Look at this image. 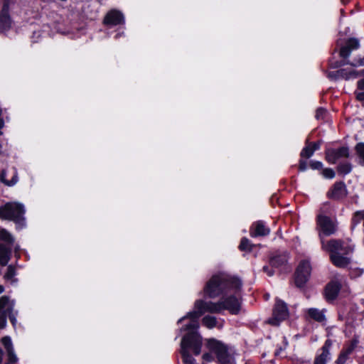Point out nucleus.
I'll return each instance as SVG.
<instances>
[{"label": "nucleus", "mask_w": 364, "mask_h": 364, "mask_svg": "<svg viewBox=\"0 0 364 364\" xmlns=\"http://www.w3.org/2000/svg\"><path fill=\"white\" fill-rule=\"evenodd\" d=\"M224 320H218L216 317L213 316H205L202 319V324L208 328H222L223 327Z\"/></svg>", "instance_id": "obj_21"}, {"label": "nucleus", "mask_w": 364, "mask_h": 364, "mask_svg": "<svg viewBox=\"0 0 364 364\" xmlns=\"http://www.w3.org/2000/svg\"><path fill=\"white\" fill-rule=\"evenodd\" d=\"M341 289V284L336 281L330 282L326 287L325 294L328 300H333L337 296Z\"/></svg>", "instance_id": "obj_20"}, {"label": "nucleus", "mask_w": 364, "mask_h": 364, "mask_svg": "<svg viewBox=\"0 0 364 364\" xmlns=\"http://www.w3.org/2000/svg\"><path fill=\"white\" fill-rule=\"evenodd\" d=\"M0 240L4 241L8 245H11L14 240L12 235L6 229L0 228Z\"/></svg>", "instance_id": "obj_29"}, {"label": "nucleus", "mask_w": 364, "mask_h": 364, "mask_svg": "<svg viewBox=\"0 0 364 364\" xmlns=\"http://www.w3.org/2000/svg\"><path fill=\"white\" fill-rule=\"evenodd\" d=\"M353 66H363L364 65V57L355 59V62L351 64Z\"/></svg>", "instance_id": "obj_41"}, {"label": "nucleus", "mask_w": 364, "mask_h": 364, "mask_svg": "<svg viewBox=\"0 0 364 364\" xmlns=\"http://www.w3.org/2000/svg\"><path fill=\"white\" fill-rule=\"evenodd\" d=\"M11 255V249L6 247L3 245H0V264L1 265H6Z\"/></svg>", "instance_id": "obj_26"}, {"label": "nucleus", "mask_w": 364, "mask_h": 364, "mask_svg": "<svg viewBox=\"0 0 364 364\" xmlns=\"http://www.w3.org/2000/svg\"><path fill=\"white\" fill-rule=\"evenodd\" d=\"M1 114H2V110H1V109L0 108V116L1 115Z\"/></svg>", "instance_id": "obj_53"}, {"label": "nucleus", "mask_w": 364, "mask_h": 364, "mask_svg": "<svg viewBox=\"0 0 364 364\" xmlns=\"http://www.w3.org/2000/svg\"><path fill=\"white\" fill-rule=\"evenodd\" d=\"M14 301L10 300L7 296H3L0 298V313L8 314L13 325H15L16 319L15 314H13Z\"/></svg>", "instance_id": "obj_12"}, {"label": "nucleus", "mask_w": 364, "mask_h": 364, "mask_svg": "<svg viewBox=\"0 0 364 364\" xmlns=\"http://www.w3.org/2000/svg\"><path fill=\"white\" fill-rule=\"evenodd\" d=\"M16 269L12 266H9L7 271L4 274V279L9 282L11 284H15L17 282V279L15 278Z\"/></svg>", "instance_id": "obj_28"}, {"label": "nucleus", "mask_w": 364, "mask_h": 364, "mask_svg": "<svg viewBox=\"0 0 364 364\" xmlns=\"http://www.w3.org/2000/svg\"><path fill=\"white\" fill-rule=\"evenodd\" d=\"M239 248L242 251L250 252L252 249V245L250 241L247 238L243 237L241 240Z\"/></svg>", "instance_id": "obj_31"}, {"label": "nucleus", "mask_w": 364, "mask_h": 364, "mask_svg": "<svg viewBox=\"0 0 364 364\" xmlns=\"http://www.w3.org/2000/svg\"><path fill=\"white\" fill-rule=\"evenodd\" d=\"M311 146L313 148L314 151H316L320 148V144L319 143H314L313 144H310Z\"/></svg>", "instance_id": "obj_46"}, {"label": "nucleus", "mask_w": 364, "mask_h": 364, "mask_svg": "<svg viewBox=\"0 0 364 364\" xmlns=\"http://www.w3.org/2000/svg\"><path fill=\"white\" fill-rule=\"evenodd\" d=\"M25 212L23 204L9 202L0 207V218L3 220H12L18 225H23Z\"/></svg>", "instance_id": "obj_6"}, {"label": "nucleus", "mask_w": 364, "mask_h": 364, "mask_svg": "<svg viewBox=\"0 0 364 364\" xmlns=\"http://www.w3.org/2000/svg\"><path fill=\"white\" fill-rule=\"evenodd\" d=\"M322 247L325 250L330 252L331 255L338 254V252H343V255H349L353 250L351 246L347 245L341 240H331L326 242L322 241Z\"/></svg>", "instance_id": "obj_9"}, {"label": "nucleus", "mask_w": 364, "mask_h": 364, "mask_svg": "<svg viewBox=\"0 0 364 364\" xmlns=\"http://www.w3.org/2000/svg\"><path fill=\"white\" fill-rule=\"evenodd\" d=\"M203 358L204 360L207 361V362H211L214 360V358L213 356L212 355L211 353H205L203 355Z\"/></svg>", "instance_id": "obj_42"}, {"label": "nucleus", "mask_w": 364, "mask_h": 364, "mask_svg": "<svg viewBox=\"0 0 364 364\" xmlns=\"http://www.w3.org/2000/svg\"><path fill=\"white\" fill-rule=\"evenodd\" d=\"M307 315L309 318H311L318 322H323L326 320L325 310H320L316 308H310L306 310Z\"/></svg>", "instance_id": "obj_24"}, {"label": "nucleus", "mask_w": 364, "mask_h": 364, "mask_svg": "<svg viewBox=\"0 0 364 364\" xmlns=\"http://www.w3.org/2000/svg\"><path fill=\"white\" fill-rule=\"evenodd\" d=\"M270 230L265 225L262 221H258L254 223L250 230L251 237L266 236L269 235Z\"/></svg>", "instance_id": "obj_18"}, {"label": "nucleus", "mask_w": 364, "mask_h": 364, "mask_svg": "<svg viewBox=\"0 0 364 364\" xmlns=\"http://www.w3.org/2000/svg\"><path fill=\"white\" fill-rule=\"evenodd\" d=\"M8 316V314H1L0 315V328H3L6 325V316Z\"/></svg>", "instance_id": "obj_40"}, {"label": "nucleus", "mask_w": 364, "mask_h": 364, "mask_svg": "<svg viewBox=\"0 0 364 364\" xmlns=\"http://www.w3.org/2000/svg\"><path fill=\"white\" fill-rule=\"evenodd\" d=\"M268 297H269V295L266 296V299H268Z\"/></svg>", "instance_id": "obj_55"}, {"label": "nucleus", "mask_w": 364, "mask_h": 364, "mask_svg": "<svg viewBox=\"0 0 364 364\" xmlns=\"http://www.w3.org/2000/svg\"><path fill=\"white\" fill-rule=\"evenodd\" d=\"M355 149L360 158H361L364 161V144L360 143L357 144Z\"/></svg>", "instance_id": "obj_37"}, {"label": "nucleus", "mask_w": 364, "mask_h": 364, "mask_svg": "<svg viewBox=\"0 0 364 364\" xmlns=\"http://www.w3.org/2000/svg\"><path fill=\"white\" fill-rule=\"evenodd\" d=\"M188 332L187 335L182 338L181 353L185 364H195V359L188 354V348H192L196 355L200 354L202 338L198 332Z\"/></svg>", "instance_id": "obj_3"}, {"label": "nucleus", "mask_w": 364, "mask_h": 364, "mask_svg": "<svg viewBox=\"0 0 364 364\" xmlns=\"http://www.w3.org/2000/svg\"><path fill=\"white\" fill-rule=\"evenodd\" d=\"M314 153V151L313 149V148L311 146L310 144H309L308 146H306V147H304L301 152V156L302 157H306V158H309L311 157Z\"/></svg>", "instance_id": "obj_32"}, {"label": "nucleus", "mask_w": 364, "mask_h": 364, "mask_svg": "<svg viewBox=\"0 0 364 364\" xmlns=\"http://www.w3.org/2000/svg\"><path fill=\"white\" fill-rule=\"evenodd\" d=\"M322 175L324 178L331 179L335 177V172L331 168H325L322 171Z\"/></svg>", "instance_id": "obj_36"}, {"label": "nucleus", "mask_w": 364, "mask_h": 364, "mask_svg": "<svg viewBox=\"0 0 364 364\" xmlns=\"http://www.w3.org/2000/svg\"><path fill=\"white\" fill-rule=\"evenodd\" d=\"M348 149L344 146L338 149H329L326 151V159L331 164H335L341 159L348 158Z\"/></svg>", "instance_id": "obj_11"}, {"label": "nucleus", "mask_w": 364, "mask_h": 364, "mask_svg": "<svg viewBox=\"0 0 364 364\" xmlns=\"http://www.w3.org/2000/svg\"><path fill=\"white\" fill-rule=\"evenodd\" d=\"M122 34H123V32H122V33H118L116 35L115 38H119Z\"/></svg>", "instance_id": "obj_50"}, {"label": "nucleus", "mask_w": 364, "mask_h": 364, "mask_svg": "<svg viewBox=\"0 0 364 364\" xmlns=\"http://www.w3.org/2000/svg\"><path fill=\"white\" fill-rule=\"evenodd\" d=\"M345 173H348L350 171V167L348 165L343 166V171H342Z\"/></svg>", "instance_id": "obj_47"}, {"label": "nucleus", "mask_w": 364, "mask_h": 364, "mask_svg": "<svg viewBox=\"0 0 364 364\" xmlns=\"http://www.w3.org/2000/svg\"><path fill=\"white\" fill-rule=\"evenodd\" d=\"M268 297H269V295L266 296V299H268Z\"/></svg>", "instance_id": "obj_54"}, {"label": "nucleus", "mask_w": 364, "mask_h": 364, "mask_svg": "<svg viewBox=\"0 0 364 364\" xmlns=\"http://www.w3.org/2000/svg\"><path fill=\"white\" fill-rule=\"evenodd\" d=\"M13 21L10 15L0 14V33L7 35L8 32L11 29Z\"/></svg>", "instance_id": "obj_22"}, {"label": "nucleus", "mask_w": 364, "mask_h": 364, "mask_svg": "<svg viewBox=\"0 0 364 364\" xmlns=\"http://www.w3.org/2000/svg\"><path fill=\"white\" fill-rule=\"evenodd\" d=\"M1 154V145L0 144V154Z\"/></svg>", "instance_id": "obj_52"}, {"label": "nucleus", "mask_w": 364, "mask_h": 364, "mask_svg": "<svg viewBox=\"0 0 364 364\" xmlns=\"http://www.w3.org/2000/svg\"><path fill=\"white\" fill-rule=\"evenodd\" d=\"M289 316V311L287 304L282 300L277 299L273 309L272 318L268 323L272 326H279Z\"/></svg>", "instance_id": "obj_8"}, {"label": "nucleus", "mask_w": 364, "mask_h": 364, "mask_svg": "<svg viewBox=\"0 0 364 364\" xmlns=\"http://www.w3.org/2000/svg\"><path fill=\"white\" fill-rule=\"evenodd\" d=\"M6 171L5 170H3L0 173V181L7 186H13L15 184H16V183L18 181V173H17L16 170H15L14 176L11 181L6 180Z\"/></svg>", "instance_id": "obj_25"}, {"label": "nucleus", "mask_w": 364, "mask_h": 364, "mask_svg": "<svg viewBox=\"0 0 364 364\" xmlns=\"http://www.w3.org/2000/svg\"><path fill=\"white\" fill-rule=\"evenodd\" d=\"M340 75L343 77L345 79L348 80L351 78H355L358 77V73L355 71H350L348 73H346L345 70H341L339 72Z\"/></svg>", "instance_id": "obj_34"}, {"label": "nucleus", "mask_w": 364, "mask_h": 364, "mask_svg": "<svg viewBox=\"0 0 364 364\" xmlns=\"http://www.w3.org/2000/svg\"><path fill=\"white\" fill-rule=\"evenodd\" d=\"M15 4V0H3L0 14L10 15V11L14 9Z\"/></svg>", "instance_id": "obj_27"}, {"label": "nucleus", "mask_w": 364, "mask_h": 364, "mask_svg": "<svg viewBox=\"0 0 364 364\" xmlns=\"http://www.w3.org/2000/svg\"><path fill=\"white\" fill-rule=\"evenodd\" d=\"M342 254L343 252L334 253L330 256L332 263L339 268H345L350 262V259L348 257V255H342Z\"/></svg>", "instance_id": "obj_17"}, {"label": "nucleus", "mask_w": 364, "mask_h": 364, "mask_svg": "<svg viewBox=\"0 0 364 364\" xmlns=\"http://www.w3.org/2000/svg\"><path fill=\"white\" fill-rule=\"evenodd\" d=\"M363 75H364V70H363Z\"/></svg>", "instance_id": "obj_57"}, {"label": "nucleus", "mask_w": 364, "mask_h": 364, "mask_svg": "<svg viewBox=\"0 0 364 364\" xmlns=\"http://www.w3.org/2000/svg\"><path fill=\"white\" fill-rule=\"evenodd\" d=\"M1 343L5 347L8 354V364H15L18 358L14 353L11 339L9 336L2 338Z\"/></svg>", "instance_id": "obj_16"}, {"label": "nucleus", "mask_w": 364, "mask_h": 364, "mask_svg": "<svg viewBox=\"0 0 364 364\" xmlns=\"http://www.w3.org/2000/svg\"><path fill=\"white\" fill-rule=\"evenodd\" d=\"M322 213L323 208L321 210V213L317 216V225L319 235L320 236L321 235L328 236L336 231V221L324 215Z\"/></svg>", "instance_id": "obj_7"}, {"label": "nucleus", "mask_w": 364, "mask_h": 364, "mask_svg": "<svg viewBox=\"0 0 364 364\" xmlns=\"http://www.w3.org/2000/svg\"><path fill=\"white\" fill-rule=\"evenodd\" d=\"M208 349L215 355L219 364H235L236 352L234 348L226 346L215 339H209L207 343Z\"/></svg>", "instance_id": "obj_4"}, {"label": "nucleus", "mask_w": 364, "mask_h": 364, "mask_svg": "<svg viewBox=\"0 0 364 364\" xmlns=\"http://www.w3.org/2000/svg\"><path fill=\"white\" fill-rule=\"evenodd\" d=\"M288 260V255L286 252L277 254L272 257L269 260V264L272 267L279 268L284 266Z\"/></svg>", "instance_id": "obj_23"}, {"label": "nucleus", "mask_w": 364, "mask_h": 364, "mask_svg": "<svg viewBox=\"0 0 364 364\" xmlns=\"http://www.w3.org/2000/svg\"><path fill=\"white\" fill-rule=\"evenodd\" d=\"M358 342H359V341H358V338H356V337L353 338L350 341L349 344L348 346H346L343 348V350L345 353H346L347 354L350 355L352 353V352L355 350V348L357 347Z\"/></svg>", "instance_id": "obj_30"}, {"label": "nucleus", "mask_w": 364, "mask_h": 364, "mask_svg": "<svg viewBox=\"0 0 364 364\" xmlns=\"http://www.w3.org/2000/svg\"><path fill=\"white\" fill-rule=\"evenodd\" d=\"M358 90H364V79L358 81Z\"/></svg>", "instance_id": "obj_45"}, {"label": "nucleus", "mask_w": 364, "mask_h": 364, "mask_svg": "<svg viewBox=\"0 0 364 364\" xmlns=\"http://www.w3.org/2000/svg\"><path fill=\"white\" fill-rule=\"evenodd\" d=\"M347 195L346 186L342 182L336 183L331 189L328 192L330 198L338 200Z\"/></svg>", "instance_id": "obj_14"}, {"label": "nucleus", "mask_w": 364, "mask_h": 364, "mask_svg": "<svg viewBox=\"0 0 364 364\" xmlns=\"http://www.w3.org/2000/svg\"><path fill=\"white\" fill-rule=\"evenodd\" d=\"M311 267L309 260L301 261L296 272L295 283L299 287H303L308 281L311 274Z\"/></svg>", "instance_id": "obj_10"}, {"label": "nucleus", "mask_w": 364, "mask_h": 364, "mask_svg": "<svg viewBox=\"0 0 364 364\" xmlns=\"http://www.w3.org/2000/svg\"><path fill=\"white\" fill-rule=\"evenodd\" d=\"M241 286L236 289H229L218 301L220 313L228 310L232 314H238L242 309V298L240 296Z\"/></svg>", "instance_id": "obj_5"}, {"label": "nucleus", "mask_w": 364, "mask_h": 364, "mask_svg": "<svg viewBox=\"0 0 364 364\" xmlns=\"http://www.w3.org/2000/svg\"><path fill=\"white\" fill-rule=\"evenodd\" d=\"M268 297H269V295L266 296V299H268Z\"/></svg>", "instance_id": "obj_56"}, {"label": "nucleus", "mask_w": 364, "mask_h": 364, "mask_svg": "<svg viewBox=\"0 0 364 364\" xmlns=\"http://www.w3.org/2000/svg\"><path fill=\"white\" fill-rule=\"evenodd\" d=\"M356 97L358 100H364V90H358L356 92Z\"/></svg>", "instance_id": "obj_43"}, {"label": "nucleus", "mask_w": 364, "mask_h": 364, "mask_svg": "<svg viewBox=\"0 0 364 364\" xmlns=\"http://www.w3.org/2000/svg\"><path fill=\"white\" fill-rule=\"evenodd\" d=\"M242 285L241 281L234 277L223 274L213 276L205 284L203 293L210 298L224 295L229 289H236Z\"/></svg>", "instance_id": "obj_2"}, {"label": "nucleus", "mask_w": 364, "mask_h": 364, "mask_svg": "<svg viewBox=\"0 0 364 364\" xmlns=\"http://www.w3.org/2000/svg\"><path fill=\"white\" fill-rule=\"evenodd\" d=\"M104 23L108 26H117L124 23L123 14L117 9L109 11L104 18Z\"/></svg>", "instance_id": "obj_13"}, {"label": "nucleus", "mask_w": 364, "mask_h": 364, "mask_svg": "<svg viewBox=\"0 0 364 364\" xmlns=\"http://www.w3.org/2000/svg\"><path fill=\"white\" fill-rule=\"evenodd\" d=\"M361 221L364 223V210L356 212L353 218V223L357 225Z\"/></svg>", "instance_id": "obj_33"}, {"label": "nucleus", "mask_w": 364, "mask_h": 364, "mask_svg": "<svg viewBox=\"0 0 364 364\" xmlns=\"http://www.w3.org/2000/svg\"><path fill=\"white\" fill-rule=\"evenodd\" d=\"M349 355L345 353L343 350L341 352L337 358L336 363V364H345L348 359Z\"/></svg>", "instance_id": "obj_35"}, {"label": "nucleus", "mask_w": 364, "mask_h": 364, "mask_svg": "<svg viewBox=\"0 0 364 364\" xmlns=\"http://www.w3.org/2000/svg\"><path fill=\"white\" fill-rule=\"evenodd\" d=\"M326 114V110L323 108H318L316 112V117L317 119H322Z\"/></svg>", "instance_id": "obj_38"}, {"label": "nucleus", "mask_w": 364, "mask_h": 364, "mask_svg": "<svg viewBox=\"0 0 364 364\" xmlns=\"http://www.w3.org/2000/svg\"><path fill=\"white\" fill-rule=\"evenodd\" d=\"M2 361V354H0V363H1Z\"/></svg>", "instance_id": "obj_51"}, {"label": "nucleus", "mask_w": 364, "mask_h": 364, "mask_svg": "<svg viewBox=\"0 0 364 364\" xmlns=\"http://www.w3.org/2000/svg\"><path fill=\"white\" fill-rule=\"evenodd\" d=\"M205 313H220V304L218 301H205L198 299L194 303L193 311L188 312L185 316L178 321V323L187 321L181 328V331L198 332L199 328L198 318Z\"/></svg>", "instance_id": "obj_1"}, {"label": "nucleus", "mask_w": 364, "mask_h": 364, "mask_svg": "<svg viewBox=\"0 0 364 364\" xmlns=\"http://www.w3.org/2000/svg\"><path fill=\"white\" fill-rule=\"evenodd\" d=\"M263 271L266 272L269 277L274 274V271L269 266H264Z\"/></svg>", "instance_id": "obj_44"}, {"label": "nucleus", "mask_w": 364, "mask_h": 364, "mask_svg": "<svg viewBox=\"0 0 364 364\" xmlns=\"http://www.w3.org/2000/svg\"><path fill=\"white\" fill-rule=\"evenodd\" d=\"M306 162H301L300 163V169L301 171H304L306 170Z\"/></svg>", "instance_id": "obj_48"}, {"label": "nucleus", "mask_w": 364, "mask_h": 364, "mask_svg": "<svg viewBox=\"0 0 364 364\" xmlns=\"http://www.w3.org/2000/svg\"><path fill=\"white\" fill-rule=\"evenodd\" d=\"M359 41L355 38H351L348 40L346 43V46L342 47L340 50V55L342 58H346L349 57L350 53L353 50L357 49L359 48Z\"/></svg>", "instance_id": "obj_19"}, {"label": "nucleus", "mask_w": 364, "mask_h": 364, "mask_svg": "<svg viewBox=\"0 0 364 364\" xmlns=\"http://www.w3.org/2000/svg\"><path fill=\"white\" fill-rule=\"evenodd\" d=\"M332 342L331 340H326L321 348V353L318 355L314 360V364H326L327 361L331 358L330 348Z\"/></svg>", "instance_id": "obj_15"}, {"label": "nucleus", "mask_w": 364, "mask_h": 364, "mask_svg": "<svg viewBox=\"0 0 364 364\" xmlns=\"http://www.w3.org/2000/svg\"><path fill=\"white\" fill-rule=\"evenodd\" d=\"M4 291V287L0 285V294Z\"/></svg>", "instance_id": "obj_49"}, {"label": "nucleus", "mask_w": 364, "mask_h": 364, "mask_svg": "<svg viewBox=\"0 0 364 364\" xmlns=\"http://www.w3.org/2000/svg\"><path fill=\"white\" fill-rule=\"evenodd\" d=\"M310 166L312 169H321L323 168V164L321 161H312L310 163Z\"/></svg>", "instance_id": "obj_39"}]
</instances>
